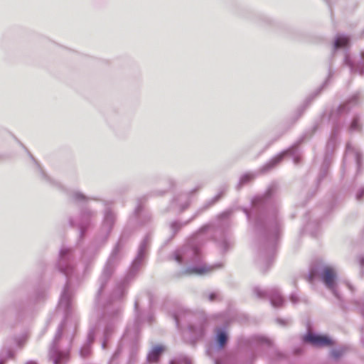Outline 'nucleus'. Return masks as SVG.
Here are the masks:
<instances>
[{
	"label": "nucleus",
	"mask_w": 364,
	"mask_h": 364,
	"mask_svg": "<svg viewBox=\"0 0 364 364\" xmlns=\"http://www.w3.org/2000/svg\"><path fill=\"white\" fill-rule=\"evenodd\" d=\"M361 129V124L360 123V117L358 115H355L352 119V122L349 127V131L350 132H358Z\"/></svg>",
	"instance_id": "nucleus-32"
},
{
	"label": "nucleus",
	"mask_w": 364,
	"mask_h": 364,
	"mask_svg": "<svg viewBox=\"0 0 364 364\" xmlns=\"http://www.w3.org/2000/svg\"><path fill=\"white\" fill-rule=\"evenodd\" d=\"M153 320H154V317L152 315H149L148 316V322L149 323V324H151L152 322H153Z\"/></svg>",
	"instance_id": "nucleus-47"
},
{
	"label": "nucleus",
	"mask_w": 364,
	"mask_h": 364,
	"mask_svg": "<svg viewBox=\"0 0 364 364\" xmlns=\"http://www.w3.org/2000/svg\"><path fill=\"white\" fill-rule=\"evenodd\" d=\"M332 159L331 158H328L327 156H324L323 161L321 166V169L318 176V183H320L328 174V169L331 166Z\"/></svg>",
	"instance_id": "nucleus-28"
},
{
	"label": "nucleus",
	"mask_w": 364,
	"mask_h": 364,
	"mask_svg": "<svg viewBox=\"0 0 364 364\" xmlns=\"http://www.w3.org/2000/svg\"><path fill=\"white\" fill-rule=\"evenodd\" d=\"M121 346H119L117 347V348L116 349V350L114 351V353H113L112 358H111V360H113L114 359H115L116 358H117L119 354L121 353Z\"/></svg>",
	"instance_id": "nucleus-40"
},
{
	"label": "nucleus",
	"mask_w": 364,
	"mask_h": 364,
	"mask_svg": "<svg viewBox=\"0 0 364 364\" xmlns=\"http://www.w3.org/2000/svg\"><path fill=\"white\" fill-rule=\"evenodd\" d=\"M6 355L8 358H13L14 357V353L11 350H8Z\"/></svg>",
	"instance_id": "nucleus-44"
},
{
	"label": "nucleus",
	"mask_w": 364,
	"mask_h": 364,
	"mask_svg": "<svg viewBox=\"0 0 364 364\" xmlns=\"http://www.w3.org/2000/svg\"><path fill=\"white\" fill-rule=\"evenodd\" d=\"M25 341H26L25 338H18L16 340V344L18 345V347L21 348L23 346V343H25Z\"/></svg>",
	"instance_id": "nucleus-41"
},
{
	"label": "nucleus",
	"mask_w": 364,
	"mask_h": 364,
	"mask_svg": "<svg viewBox=\"0 0 364 364\" xmlns=\"http://www.w3.org/2000/svg\"><path fill=\"white\" fill-rule=\"evenodd\" d=\"M164 351V346L161 345L155 346L147 354V362L150 363H158Z\"/></svg>",
	"instance_id": "nucleus-24"
},
{
	"label": "nucleus",
	"mask_w": 364,
	"mask_h": 364,
	"mask_svg": "<svg viewBox=\"0 0 364 364\" xmlns=\"http://www.w3.org/2000/svg\"><path fill=\"white\" fill-rule=\"evenodd\" d=\"M200 186H198L197 188H195L194 190L192 191V193L196 191L198 189H200Z\"/></svg>",
	"instance_id": "nucleus-52"
},
{
	"label": "nucleus",
	"mask_w": 364,
	"mask_h": 364,
	"mask_svg": "<svg viewBox=\"0 0 364 364\" xmlns=\"http://www.w3.org/2000/svg\"><path fill=\"white\" fill-rule=\"evenodd\" d=\"M221 266L222 265L220 264H217L215 266L201 265V266L188 267L186 269L184 272L186 274L202 275L205 273L210 272L215 267L220 268V267H221Z\"/></svg>",
	"instance_id": "nucleus-23"
},
{
	"label": "nucleus",
	"mask_w": 364,
	"mask_h": 364,
	"mask_svg": "<svg viewBox=\"0 0 364 364\" xmlns=\"http://www.w3.org/2000/svg\"><path fill=\"white\" fill-rule=\"evenodd\" d=\"M344 64L350 68V71L351 73H358L360 75H364V50L361 53L360 58L356 61L353 62L351 60L350 55L348 53L345 54L344 57Z\"/></svg>",
	"instance_id": "nucleus-19"
},
{
	"label": "nucleus",
	"mask_w": 364,
	"mask_h": 364,
	"mask_svg": "<svg viewBox=\"0 0 364 364\" xmlns=\"http://www.w3.org/2000/svg\"><path fill=\"white\" fill-rule=\"evenodd\" d=\"M233 213L232 209H228L220 213L217 218V226L220 228L224 229L229 226L230 218Z\"/></svg>",
	"instance_id": "nucleus-27"
},
{
	"label": "nucleus",
	"mask_w": 364,
	"mask_h": 364,
	"mask_svg": "<svg viewBox=\"0 0 364 364\" xmlns=\"http://www.w3.org/2000/svg\"><path fill=\"white\" fill-rule=\"evenodd\" d=\"M215 364H228V363L226 361L217 359L215 360Z\"/></svg>",
	"instance_id": "nucleus-46"
},
{
	"label": "nucleus",
	"mask_w": 364,
	"mask_h": 364,
	"mask_svg": "<svg viewBox=\"0 0 364 364\" xmlns=\"http://www.w3.org/2000/svg\"><path fill=\"white\" fill-rule=\"evenodd\" d=\"M344 353L343 348L332 349L330 352V356L334 360H338Z\"/></svg>",
	"instance_id": "nucleus-36"
},
{
	"label": "nucleus",
	"mask_w": 364,
	"mask_h": 364,
	"mask_svg": "<svg viewBox=\"0 0 364 364\" xmlns=\"http://www.w3.org/2000/svg\"><path fill=\"white\" fill-rule=\"evenodd\" d=\"M215 341L220 349L224 348L228 344L229 335L225 327H218L215 328Z\"/></svg>",
	"instance_id": "nucleus-22"
},
{
	"label": "nucleus",
	"mask_w": 364,
	"mask_h": 364,
	"mask_svg": "<svg viewBox=\"0 0 364 364\" xmlns=\"http://www.w3.org/2000/svg\"><path fill=\"white\" fill-rule=\"evenodd\" d=\"M289 299L291 302L294 304H296L299 301V297L295 293L291 294Z\"/></svg>",
	"instance_id": "nucleus-39"
},
{
	"label": "nucleus",
	"mask_w": 364,
	"mask_h": 364,
	"mask_svg": "<svg viewBox=\"0 0 364 364\" xmlns=\"http://www.w3.org/2000/svg\"><path fill=\"white\" fill-rule=\"evenodd\" d=\"M278 191V184L272 183L263 194L254 196L251 200V210H242L249 221L252 223L259 245V262L267 272L273 262L274 255L279 240L282 224L278 215V206L273 200Z\"/></svg>",
	"instance_id": "nucleus-1"
},
{
	"label": "nucleus",
	"mask_w": 364,
	"mask_h": 364,
	"mask_svg": "<svg viewBox=\"0 0 364 364\" xmlns=\"http://www.w3.org/2000/svg\"><path fill=\"white\" fill-rule=\"evenodd\" d=\"M151 237L150 233L146 234L142 239L139 243L136 255L132 262L124 279L117 283L110 295V300L120 299L125 296L129 284L136 277L144 264L151 244Z\"/></svg>",
	"instance_id": "nucleus-3"
},
{
	"label": "nucleus",
	"mask_w": 364,
	"mask_h": 364,
	"mask_svg": "<svg viewBox=\"0 0 364 364\" xmlns=\"http://www.w3.org/2000/svg\"><path fill=\"white\" fill-rule=\"evenodd\" d=\"M151 219V217L149 213L143 214V205L140 202H139L134 209L133 216L129 220V223L136 222L139 225H143L146 222L150 221Z\"/></svg>",
	"instance_id": "nucleus-20"
},
{
	"label": "nucleus",
	"mask_w": 364,
	"mask_h": 364,
	"mask_svg": "<svg viewBox=\"0 0 364 364\" xmlns=\"http://www.w3.org/2000/svg\"><path fill=\"white\" fill-rule=\"evenodd\" d=\"M135 319L132 326H128L122 336V341H129L130 342V355H135L139 348L140 331L142 323L141 314L139 311V301L134 302Z\"/></svg>",
	"instance_id": "nucleus-12"
},
{
	"label": "nucleus",
	"mask_w": 364,
	"mask_h": 364,
	"mask_svg": "<svg viewBox=\"0 0 364 364\" xmlns=\"http://www.w3.org/2000/svg\"><path fill=\"white\" fill-rule=\"evenodd\" d=\"M257 172H246L242 174L235 186L237 191H240L244 186L249 184L253 181L257 176Z\"/></svg>",
	"instance_id": "nucleus-25"
},
{
	"label": "nucleus",
	"mask_w": 364,
	"mask_h": 364,
	"mask_svg": "<svg viewBox=\"0 0 364 364\" xmlns=\"http://www.w3.org/2000/svg\"><path fill=\"white\" fill-rule=\"evenodd\" d=\"M334 73L330 68L328 70V74L326 80L316 90L310 94L304 100L303 105L298 109L299 117L302 114L304 109L311 104V102L321 92L323 89L328 84L331 78L333 76Z\"/></svg>",
	"instance_id": "nucleus-18"
},
{
	"label": "nucleus",
	"mask_w": 364,
	"mask_h": 364,
	"mask_svg": "<svg viewBox=\"0 0 364 364\" xmlns=\"http://www.w3.org/2000/svg\"><path fill=\"white\" fill-rule=\"evenodd\" d=\"M246 343L248 346L250 363H252L264 350H267L268 356L271 359H282L284 358V355L273 346L272 341L263 336H252L247 339Z\"/></svg>",
	"instance_id": "nucleus-11"
},
{
	"label": "nucleus",
	"mask_w": 364,
	"mask_h": 364,
	"mask_svg": "<svg viewBox=\"0 0 364 364\" xmlns=\"http://www.w3.org/2000/svg\"><path fill=\"white\" fill-rule=\"evenodd\" d=\"M69 224L71 227H75L76 225V223L75 222V220L73 218H70Z\"/></svg>",
	"instance_id": "nucleus-45"
},
{
	"label": "nucleus",
	"mask_w": 364,
	"mask_h": 364,
	"mask_svg": "<svg viewBox=\"0 0 364 364\" xmlns=\"http://www.w3.org/2000/svg\"><path fill=\"white\" fill-rule=\"evenodd\" d=\"M355 197L358 200H362L364 198V186L358 190Z\"/></svg>",
	"instance_id": "nucleus-38"
},
{
	"label": "nucleus",
	"mask_w": 364,
	"mask_h": 364,
	"mask_svg": "<svg viewBox=\"0 0 364 364\" xmlns=\"http://www.w3.org/2000/svg\"><path fill=\"white\" fill-rule=\"evenodd\" d=\"M318 126L315 124L311 130V133L308 135V133H305L302 136L300 137L294 144H292L290 147L287 149L286 150L282 151L278 155L275 156L271 160H269L267 163H266L264 166L260 168V173H265L273 168L277 164H279L284 156L290 155L293 156L294 161L295 164H298L300 161V159L298 156H296L297 150L299 146L304 141V140L307 138L311 137L317 130Z\"/></svg>",
	"instance_id": "nucleus-13"
},
{
	"label": "nucleus",
	"mask_w": 364,
	"mask_h": 364,
	"mask_svg": "<svg viewBox=\"0 0 364 364\" xmlns=\"http://www.w3.org/2000/svg\"><path fill=\"white\" fill-rule=\"evenodd\" d=\"M97 212L87 206L82 207L79 213L77 226L79 228V238L83 239L87 231L91 227L92 220L96 217Z\"/></svg>",
	"instance_id": "nucleus-15"
},
{
	"label": "nucleus",
	"mask_w": 364,
	"mask_h": 364,
	"mask_svg": "<svg viewBox=\"0 0 364 364\" xmlns=\"http://www.w3.org/2000/svg\"><path fill=\"white\" fill-rule=\"evenodd\" d=\"M46 298V292L43 290H38L35 294L34 301L39 302Z\"/></svg>",
	"instance_id": "nucleus-37"
},
{
	"label": "nucleus",
	"mask_w": 364,
	"mask_h": 364,
	"mask_svg": "<svg viewBox=\"0 0 364 364\" xmlns=\"http://www.w3.org/2000/svg\"><path fill=\"white\" fill-rule=\"evenodd\" d=\"M26 364H37V363L34 361H28Z\"/></svg>",
	"instance_id": "nucleus-51"
},
{
	"label": "nucleus",
	"mask_w": 364,
	"mask_h": 364,
	"mask_svg": "<svg viewBox=\"0 0 364 364\" xmlns=\"http://www.w3.org/2000/svg\"><path fill=\"white\" fill-rule=\"evenodd\" d=\"M360 101V93L357 92L349 97L346 102L341 104L336 109H333L329 114V120L333 123V127L326 144L325 156L332 159L334 149L337 145V138L340 132L341 124L338 118L346 114L352 107L359 104Z\"/></svg>",
	"instance_id": "nucleus-7"
},
{
	"label": "nucleus",
	"mask_w": 364,
	"mask_h": 364,
	"mask_svg": "<svg viewBox=\"0 0 364 364\" xmlns=\"http://www.w3.org/2000/svg\"><path fill=\"white\" fill-rule=\"evenodd\" d=\"M31 159L34 162L36 172L38 173L39 178L43 182L47 183L60 190H62L65 192L68 200L75 205H80L87 203L90 200L100 201V199L95 197H89L84 194L79 190L76 189H70L67 190L64 188V186L58 181L52 178L49 176H48L43 169L41 167L40 164L37 162V161L33 158V156L29 154Z\"/></svg>",
	"instance_id": "nucleus-8"
},
{
	"label": "nucleus",
	"mask_w": 364,
	"mask_h": 364,
	"mask_svg": "<svg viewBox=\"0 0 364 364\" xmlns=\"http://www.w3.org/2000/svg\"><path fill=\"white\" fill-rule=\"evenodd\" d=\"M188 221L186 223H181L178 220H174L170 223V228L172 232V237H174L180 230L181 229L186 225Z\"/></svg>",
	"instance_id": "nucleus-31"
},
{
	"label": "nucleus",
	"mask_w": 364,
	"mask_h": 364,
	"mask_svg": "<svg viewBox=\"0 0 364 364\" xmlns=\"http://www.w3.org/2000/svg\"><path fill=\"white\" fill-rule=\"evenodd\" d=\"M213 227L211 223L203 225L181 248L173 252L174 260L179 264L200 263L202 261L200 248L205 241L202 235Z\"/></svg>",
	"instance_id": "nucleus-5"
},
{
	"label": "nucleus",
	"mask_w": 364,
	"mask_h": 364,
	"mask_svg": "<svg viewBox=\"0 0 364 364\" xmlns=\"http://www.w3.org/2000/svg\"><path fill=\"white\" fill-rule=\"evenodd\" d=\"M168 181L170 185V188H173L176 186V182L173 178H168Z\"/></svg>",
	"instance_id": "nucleus-43"
},
{
	"label": "nucleus",
	"mask_w": 364,
	"mask_h": 364,
	"mask_svg": "<svg viewBox=\"0 0 364 364\" xmlns=\"http://www.w3.org/2000/svg\"><path fill=\"white\" fill-rule=\"evenodd\" d=\"M169 364H193V360L186 355H180L171 360Z\"/></svg>",
	"instance_id": "nucleus-30"
},
{
	"label": "nucleus",
	"mask_w": 364,
	"mask_h": 364,
	"mask_svg": "<svg viewBox=\"0 0 364 364\" xmlns=\"http://www.w3.org/2000/svg\"><path fill=\"white\" fill-rule=\"evenodd\" d=\"M303 341L315 346H328L333 344L332 340L328 336L311 332H308L304 336Z\"/></svg>",
	"instance_id": "nucleus-17"
},
{
	"label": "nucleus",
	"mask_w": 364,
	"mask_h": 364,
	"mask_svg": "<svg viewBox=\"0 0 364 364\" xmlns=\"http://www.w3.org/2000/svg\"><path fill=\"white\" fill-rule=\"evenodd\" d=\"M359 263L361 267H364V255L359 257Z\"/></svg>",
	"instance_id": "nucleus-42"
},
{
	"label": "nucleus",
	"mask_w": 364,
	"mask_h": 364,
	"mask_svg": "<svg viewBox=\"0 0 364 364\" xmlns=\"http://www.w3.org/2000/svg\"><path fill=\"white\" fill-rule=\"evenodd\" d=\"M129 235V233L127 232V230L122 232L106 262L99 278L100 287L96 294L97 301H100V297L104 294L109 281L122 258V250L128 240Z\"/></svg>",
	"instance_id": "nucleus-6"
},
{
	"label": "nucleus",
	"mask_w": 364,
	"mask_h": 364,
	"mask_svg": "<svg viewBox=\"0 0 364 364\" xmlns=\"http://www.w3.org/2000/svg\"><path fill=\"white\" fill-rule=\"evenodd\" d=\"M350 38L348 36L338 34L333 42V50L347 48L350 46Z\"/></svg>",
	"instance_id": "nucleus-26"
},
{
	"label": "nucleus",
	"mask_w": 364,
	"mask_h": 364,
	"mask_svg": "<svg viewBox=\"0 0 364 364\" xmlns=\"http://www.w3.org/2000/svg\"><path fill=\"white\" fill-rule=\"evenodd\" d=\"M5 358L0 356V364H4L5 363Z\"/></svg>",
	"instance_id": "nucleus-50"
},
{
	"label": "nucleus",
	"mask_w": 364,
	"mask_h": 364,
	"mask_svg": "<svg viewBox=\"0 0 364 364\" xmlns=\"http://www.w3.org/2000/svg\"><path fill=\"white\" fill-rule=\"evenodd\" d=\"M95 334L96 329L95 328H92L89 330L86 342L83 344L80 350V355L82 358H85L91 354V346L95 341Z\"/></svg>",
	"instance_id": "nucleus-21"
},
{
	"label": "nucleus",
	"mask_w": 364,
	"mask_h": 364,
	"mask_svg": "<svg viewBox=\"0 0 364 364\" xmlns=\"http://www.w3.org/2000/svg\"><path fill=\"white\" fill-rule=\"evenodd\" d=\"M277 322L281 324V325H283L284 326L285 325V321L283 320V319H281V318H278L277 320Z\"/></svg>",
	"instance_id": "nucleus-49"
},
{
	"label": "nucleus",
	"mask_w": 364,
	"mask_h": 364,
	"mask_svg": "<svg viewBox=\"0 0 364 364\" xmlns=\"http://www.w3.org/2000/svg\"><path fill=\"white\" fill-rule=\"evenodd\" d=\"M350 154H353V156L356 161L358 170H359L361 166L362 156L360 153L358 151H357L350 143L348 142L346 144V154L347 155Z\"/></svg>",
	"instance_id": "nucleus-29"
},
{
	"label": "nucleus",
	"mask_w": 364,
	"mask_h": 364,
	"mask_svg": "<svg viewBox=\"0 0 364 364\" xmlns=\"http://www.w3.org/2000/svg\"><path fill=\"white\" fill-rule=\"evenodd\" d=\"M116 220V213L111 208L107 207L104 211L100 233L95 240V245L100 248L107 242L108 238L115 225Z\"/></svg>",
	"instance_id": "nucleus-14"
},
{
	"label": "nucleus",
	"mask_w": 364,
	"mask_h": 364,
	"mask_svg": "<svg viewBox=\"0 0 364 364\" xmlns=\"http://www.w3.org/2000/svg\"><path fill=\"white\" fill-rule=\"evenodd\" d=\"M219 242V246L223 252H227L231 246V242L228 237L225 236Z\"/></svg>",
	"instance_id": "nucleus-33"
},
{
	"label": "nucleus",
	"mask_w": 364,
	"mask_h": 364,
	"mask_svg": "<svg viewBox=\"0 0 364 364\" xmlns=\"http://www.w3.org/2000/svg\"><path fill=\"white\" fill-rule=\"evenodd\" d=\"M203 296L208 298V299L211 302L220 300V294L217 291H213L210 293L204 292L203 294Z\"/></svg>",
	"instance_id": "nucleus-35"
},
{
	"label": "nucleus",
	"mask_w": 364,
	"mask_h": 364,
	"mask_svg": "<svg viewBox=\"0 0 364 364\" xmlns=\"http://www.w3.org/2000/svg\"><path fill=\"white\" fill-rule=\"evenodd\" d=\"M75 257L72 248L63 247L59 252L56 262L58 271L63 274L67 281L60 294L58 311H63V319L58 326L57 332L49 350V358L53 364H66L70 358V348L72 338L68 341V347L63 348L60 341L61 340L66 321L71 311L73 292L70 289V277L75 270Z\"/></svg>",
	"instance_id": "nucleus-2"
},
{
	"label": "nucleus",
	"mask_w": 364,
	"mask_h": 364,
	"mask_svg": "<svg viewBox=\"0 0 364 364\" xmlns=\"http://www.w3.org/2000/svg\"><path fill=\"white\" fill-rule=\"evenodd\" d=\"M316 277H320L325 287L331 291L337 299H341V295L337 290V275L332 267L321 263L311 264L308 280L312 282Z\"/></svg>",
	"instance_id": "nucleus-10"
},
{
	"label": "nucleus",
	"mask_w": 364,
	"mask_h": 364,
	"mask_svg": "<svg viewBox=\"0 0 364 364\" xmlns=\"http://www.w3.org/2000/svg\"><path fill=\"white\" fill-rule=\"evenodd\" d=\"M226 191H227L226 186H221L220 188L219 193L211 199V200L210 202V205H213L214 203L218 202L223 196V195L225 194Z\"/></svg>",
	"instance_id": "nucleus-34"
},
{
	"label": "nucleus",
	"mask_w": 364,
	"mask_h": 364,
	"mask_svg": "<svg viewBox=\"0 0 364 364\" xmlns=\"http://www.w3.org/2000/svg\"><path fill=\"white\" fill-rule=\"evenodd\" d=\"M172 317L178 329L181 328L183 322L188 323L186 341L191 346H195L205 336L208 319L203 314L194 315L190 311L178 309L173 313Z\"/></svg>",
	"instance_id": "nucleus-4"
},
{
	"label": "nucleus",
	"mask_w": 364,
	"mask_h": 364,
	"mask_svg": "<svg viewBox=\"0 0 364 364\" xmlns=\"http://www.w3.org/2000/svg\"><path fill=\"white\" fill-rule=\"evenodd\" d=\"M122 307L117 304L107 305L105 307L104 314L100 323L104 326L102 348H108L110 338L114 334L117 326L121 321Z\"/></svg>",
	"instance_id": "nucleus-9"
},
{
	"label": "nucleus",
	"mask_w": 364,
	"mask_h": 364,
	"mask_svg": "<svg viewBox=\"0 0 364 364\" xmlns=\"http://www.w3.org/2000/svg\"><path fill=\"white\" fill-rule=\"evenodd\" d=\"M253 292L259 299H269L272 306L274 307L282 306L284 302V298L282 296L280 292L275 288L262 290L259 287H256L253 289Z\"/></svg>",
	"instance_id": "nucleus-16"
},
{
	"label": "nucleus",
	"mask_w": 364,
	"mask_h": 364,
	"mask_svg": "<svg viewBox=\"0 0 364 364\" xmlns=\"http://www.w3.org/2000/svg\"><path fill=\"white\" fill-rule=\"evenodd\" d=\"M188 206V204L186 203V204H184V205H182L181 206V212L183 211L184 210H186L187 208V207Z\"/></svg>",
	"instance_id": "nucleus-48"
}]
</instances>
